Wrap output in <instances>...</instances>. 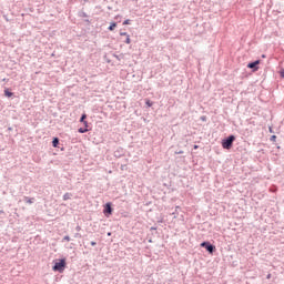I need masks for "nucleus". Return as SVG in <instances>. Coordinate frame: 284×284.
Listing matches in <instances>:
<instances>
[{"label": "nucleus", "mask_w": 284, "mask_h": 284, "mask_svg": "<svg viewBox=\"0 0 284 284\" xmlns=\"http://www.w3.org/2000/svg\"><path fill=\"white\" fill-rule=\"evenodd\" d=\"M234 141H236V136L229 135L226 139L222 140V148L224 150H231L232 145H234Z\"/></svg>", "instance_id": "f257e3e1"}, {"label": "nucleus", "mask_w": 284, "mask_h": 284, "mask_svg": "<svg viewBox=\"0 0 284 284\" xmlns=\"http://www.w3.org/2000/svg\"><path fill=\"white\" fill-rule=\"evenodd\" d=\"M53 272H63L65 270V260H59L52 267Z\"/></svg>", "instance_id": "f03ea898"}, {"label": "nucleus", "mask_w": 284, "mask_h": 284, "mask_svg": "<svg viewBox=\"0 0 284 284\" xmlns=\"http://www.w3.org/2000/svg\"><path fill=\"white\" fill-rule=\"evenodd\" d=\"M201 247H204L209 254H214V251L216 250V246L210 242H202Z\"/></svg>", "instance_id": "7ed1b4c3"}, {"label": "nucleus", "mask_w": 284, "mask_h": 284, "mask_svg": "<svg viewBox=\"0 0 284 284\" xmlns=\"http://www.w3.org/2000/svg\"><path fill=\"white\" fill-rule=\"evenodd\" d=\"M258 63H261V60H255L253 62H250L247 64V68H250V70H253V72H256L258 70Z\"/></svg>", "instance_id": "20e7f679"}, {"label": "nucleus", "mask_w": 284, "mask_h": 284, "mask_svg": "<svg viewBox=\"0 0 284 284\" xmlns=\"http://www.w3.org/2000/svg\"><path fill=\"white\" fill-rule=\"evenodd\" d=\"M103 214H104L105 216H110V215L112 214V203L108 202V203L104 205Z\"/></svg>", "instance_id": "39448f33"}, {"label": "nucleus", "mask_w": 284, "mask_h": 284, "mask_svg": "<svg viewBox=\"0 0 284 284\" xmlns=\"http://www.w3.org/2000/svg\"><path fill=\"white\" fill-rule=\"evenodd\" d=\"M85 119H88V115L84 113L80 118V123H83L84 128H88V121Z\"/></svg>", "instance_id": "423d86ee"}, {"label": "nucleus", "mask_w": 284, "mask_h": 284, "mask_svg": "<svg viewBox=\"0 0 284 284\" xmlns=\"http://www.w3.org/2000/svg\"><path fill=\"white\" fill-rule=\"evenodd\" d=\"M14 93H12L10 90L6 89L4 90V97H8L10 99V97H13Z\"/></svg>", "instance_id": "0eeeda50"}, {"label": "nucleus", "mask_w": 284, "mask_h": 284, "mask_svg": "<svg viewBox=\"0 0 284 284\" xmlns=\"http://www.w3.org/2000/svg\"><path fill=\"white\" fill-rule=\"evenodd\" d=\"M52 145H53V148H58L59 146V138H53Z\"/></svg>", "instance_id": "6e6552de"}, {"label": "nucleus", "mask_w": 284, "mask_h": 284, "mask_svg": "<svg viewBox=\"0 0 284 284\" xmlns=\"http://www.w3.org/2000/svg\"><path fill=\"white\" fill-rule=\"evenodd\" d=\"M70 199H72V193H65L63 195V201H70Z\"/></svg>", "instance_id": "1a4fd4ad"}, {"label": "nucleus", "mask_w": 284, "mask_h": 284, "mask_svg": "<svg viewBox=\"0 0 284 284\" xmlns=\"http://www.w3.org/2000/svg\"><path fill=\"white\" fill-rule=\"evenodd\" d=\"M89 130H88V126H85V128H80L79 130H78V132L80 133V134H85V132H88Z\"/></svg>", "instance_id": "9d476101"}, {"label": "nucleus", "mask_w": 284, "mask_h": 284, "mask_svg": "<svg viewBox=\"0 0 284 284\" xmlns=\"http://www.w3.org/2000/svg\"><path fill=\"white\" fill-rule=\"evenodd\" d=\"M24 201L31 205V203H34V197H24Z\"/></svg>", "instance_id": "9b49d317"}, {"label": "nucleus", "mask_w": 284, "mask_h": 284, "mask_svg": "<svg viewBox=\"0 0 284 284\" xmlns=\"http://www.w3.org/2000/svg\"><path fill=\"white\" fill-rule=\"evenodd\" d=\"M114 28H116V22H112V23L109 26L108 30L112 31V30H114Z\"/></svg>", "instance_id": "f8f14e48"}, {"label": "nucleus", "mask_w": 284, "mask_h": 284, "mask_svg": "<svg viewBox=\"0 0 284 284\" xmlns=\"http://www.w3.org/2000/svg\"><path fill=\"white\" fill-rule=\"evenodd\" d=\"M145 104L148 105V108H152V105H153L152 101H150V100H146Z\"/></svg>", "instance_id": "ddd939ff"}, {"label": "nucleus", "mask_w": 284, "mask_h": 284, "mask_svg": "<svg viewBox=\"0 0 284 284\" xmlns=\"http://www.w3.org/2000/svg\"><path fill=\"white\" fill-rule=\"evenodd\" d=\"M131 42H132V40H130V36H126V39H125L124 43L130 44Z\"/></svg>", "instance_id": "4468645a"}, {"label": "nucleus", "mask_w": 284, "mask_h": 284, "mask_svg": "<svg viewBox=\"0 0 284 284\" xmlns=\"http://www.w3.org/2000/svg\"><path fill=\"white\" fill-rule=\"evenodd\" d=\"M123 26H130V19L124 20Z\"/></svg>", "instance_id": "2eb2a0df"}, {"label": "nucleus", "mask_w": 284, "mask_h": 284, "mask_svg": "<svg viewBox=\"0 0 284 284\" xmlns=\"http://www.w3.org/2000/svg\"><path fill=\"white\" fill-rule=\"evenodd\" d=\"M121 37H129L130 34H128V32H120Z\"/></svg>", "instance_id": "dca6fc26"}, {"label": "nucleus", "mask_w": 284, "mask_h": 284, "mask_svg": "<svg viewBox=\"0 0 284 284\" xmlns=\"http://www.w3.org/2000/svg\"><path fill=\"white\" fill-rule=\"evenodd\" d=\"M74 239H81V234L80 233H75L74 234Z\"/></svg>", "instance_id": "f3484780"}, {"label": "nucleus", "mask_w": 284, "mask_h": 284, "mask_svg": "<svg viewBox=\"0 0 284 284\" xmlns=\"http://www.w3.org/2000/svg\"><path fill=\"white\" fill-rule=\"evenodd\" d=\"M271 141H276V135H272Z\"/></svg>", "instance_id": "a211bd4d"}, {"label": "nucleus", "mask_w": 284, "mask_h": 284, "mask_svg": "<svg viewBox=\"0 0 284 284\" xmlns=\"http://www.w3.org/2000/svg\"><path fill=\"white\" fill-rule=\"evenodd\" d=\"M75 231L77 232H81V227L78 225V226H75Z\"/></svg>", "instance_id": "6ab92c4d"}, {"label": "nucleus", "mask_w": 284, "mask_h": 284, "mask_svg": "<svg viewBox=\"0 0 284 284\" xmlns=\"http://www.w3.org/2000/svg\"><path fill=\"white\" fill-rule=\"evenodd\" d=\"M63 240H64V241H70V237H69L68 235H65V236L63 237Z\"/></svg>", "instance_id": "aec40b11"}, {"label": "nucleus", "mask_w": 284, "mask_h": 284, "mask_svg": "<svg viewBox=\"0 0 284 284\" xmlns=\"http://www.w3.org/2000/svg\"><path fill=\"white\" fill-rule=\"evenodd\" d=\"M281 77L284 79V70L281 71Z\"/></svg>", "instance_id": "412c9836"}, {"label": "nucleus", "mask_w": 284, "mask_h": 284, "mask_svg": "<svg viewBox=\"0 0 284 284\" xmlns=\"http://www.w3.org/2000/svg\"><path fill=\"white\" fill-rule=\"evenodd\" d=\"M175 154H183V151H175Z\"/></svg>", "instance_id": "4be33fe9"}, {"label": "nucleus", "mask_w": 284, "mask_h": 284, "mask_svg": "<svg viewBox=\"0 0 284 284\" xmlns=\"http://www.w3.org/2000/svg\"><path fill=\"white\" fill-rule=\"evenodd\" d=\"M193 148H194V150H199V145H196V144Z\"/></svg>", "instance_id": "5701e85b"}, {"label": "nucleus", "mask_w": 284, "mask_h": 284, "mask_svg": "<svg viewBox=\"0 0 284 284\" xmlns=\"http://www.w3.org/2000/svg\"><path fill=\"white\" fill-rule=\"evenodd\" d=\"M91 245L94 247V245H97V242H91Z\"/></svg>", "instance_id": "b1692460"}, {"label": "nucleus", "mask_w": 284, "mask_h": 284, "mask_svg": "<svg viewBox=\"0 0 284 284\" xmlns=\"http://www.w3.org/2000/svg\"><path fill=\"white\" fill-rule=\"evenodd\" d=\"M151 230H156V227L152 226Z\"/></svg>", "instance_id": "393cba45"}, {"label": "nucleus", "mask_w": 284, "mask_h": 284, "mask_svg": "<svg viewBox=\"0 0 284 284\" xmlns=\"http://www.w3.org/2000/svg\"><path fill=\"white\" fill-rule=\"evenodd\" d=\"M82 16H83V17H87V14H85V13H83Z\"/></svg>", "instance_id": "a878e982"}, {"label": "nucleus", "mask_w": 284, "mask_h": 284, "mask_svg": "<svg viewBox=\"0 0 284 284\" xmlns=\"http://www.w3.org/2000/svg\"><path fill=\"white\" fill-rule=\"evenodd\" d=\"M267 278H270V274L267 275Z\"/></svg>", "instance_id": "bb28decb"}]
</instances>
